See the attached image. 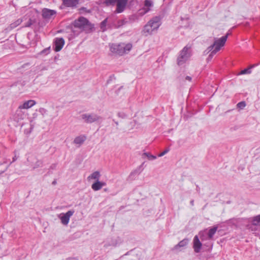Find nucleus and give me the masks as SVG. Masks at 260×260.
Segmentation results:
<instances>
[{"label":"nucleus","instance_id":"f257e3e1","mask_svg":"<svg viewBox=\"0 0 260 260\" xmlns=\"http://www.w3.org/2000/svg\"><path fill=\"white\" fill-rule=\"evenodd\" d=\"M132 47L131 43L112 44L110 45V49L113 53L122 56L128 53L131 50Z\"/></svg>","mask_w":260,"mask_h":260},{"label":"nucleus","instance_id":"f03ea898","mask_svg":"<svg viewBox=\"0 0 260 260\" xmlns=\"http://www.w3.org/2000/svg\"><path fill=\"white\" fill-rule=\"evenodd\" d=\"M228 35L229 34H227L225 36H223L219 39L214 38L213 44L208 48L209 51L213 50L211 54L209 55V56L215 54L216 52H218L220 49V48L224 45L227 40Z\"/></svg>","mask_w":260,"mask_h":260},{"label":"nucleus","instance_id":"7ed1b4c3","mask_svg":"<svg viewBox=\"0 0 260 260\" xmlns=\"http://www.w3.org/2000/svg\"><path fill=\"white\" fill-rule=\"evenodd\" d=\"M74 25L75 27L78 28L82 30L91 28L90 24L88 20L83 17H80L77 20H76L74 22Z\"/></svg>","mask_w":260,"mask_h":260},{"label":"nucleus","instance_id":"20e7f679","mask_svg":"<svg viewBox=\"0 0 260 260\" xmlns=\"http://www.w3.org/2000/svg\"><path fill=\"white\" fill-rule=\"evenodd\" d=\"M81 119L87 123H91L99 121L101 117L95 113H85L81 115Z\"/></svg>","mask_w":260,"mask_h":260},{"label":"nucleus","instance_id":"39448f33","mask_svg":"<svg viewBox=\"0 0 260 260\" xmlns=\"http://www.w3.org/2000/svg\"><path fill=\"white\" fill-rule=\"evenodd\" d=\"M190 52L189 48L185 47L181 51L178 57V64L181 65L183 64L190 57Z\"/></svg>","mask_w":260,"mask_h":260},{"label":"nucleus","instance_id":"423d86ee","mask_svg":"<svg viewBox=\"0 0 260 260\" xmlns=\"http://www.w3.org/2000/svg\"><path fill=\"white\" fill-rule=\"evenodd\" d=\"M74 210H70L66 213H61L58 214L57 217L63 225H67L69 223L71 217L74 214Z\"/></svg>","mask_w":260,"mask_h":260},{"label":"nucleus","instance_id":"0eeeda50","mask_svg":"<svg viewBox=\"0 0 260 260\" xmlns=\"http://www.w3.org/2000/svg\"><path fill=\"white\" fill-rule=\"evenodd\" d=\"M26 115L27 114L25 111L19 106L14 115V118L15 120L18 122L24 119L26 116Z\"/></svg>","mask_w":260,"mask_h":260},{"label":"nucleus","instance_id":"6e6552de","mask_svg":"<svg viewBox=\"0 0 260 260\" xmlns=\"http://www.w3.org/2000/svg\"><path fill=\"white\" fill-rule=\"evenodd\" d=\"M28 160L30 161V166L33 169L43 167V161L42 160L38 159L35 157H29Z\"/></svg>","mask_w":260,"mask_h":260},{"label":"nucleus","instance_id":"1a4fd4ad","mask_svg":"<svg viewBox=\"0 0 260 260\" xmlns=\"http://www.w3.org/2000/svg\"><path fill=\"white\" fill-rule=\"evenodd\" d=\"M127 2L128 0H117L116 12L118 13H122L124 10Z\"/></svg>","mask_w":260,"mask_h":260},{"label":"nucleus","instance_id":"9d476101","mask_svg":"<svg viewBox=\"0 0 260 260\" xmlns=\"http://www.w3.org/2000/svg\"><path fill=\"white\" fill-rule=\"evenodd\" d=\"M202 246V244L200 242L199 237L197 235L195 236L193 240V248L194 249V252L196 253L200 252Z\"/></svg>","mask_w":260,"mask_h":260},{"label":"nucleus","instance_id":"9b49d317","mask_svg":"<svg viewBox=\"0 0 260 260\" xmlns=\"http://www.w3.org/2000/svg\"><path fill=\"white\" fill-rule=\"evenodd\" d=\"M148 22L154 30H157L161 24L160 19L158 17L153 18Z\"/></svg>","mask_w":260,"mask_h":260},{"label":"nucleus","instance_id":"f8f14e48","mask_svg":"<svg viewBox=\"0 0 260 260\" xmlns=\"http://www.w3.org/2000/svg\"><path fill=\"white\" fill-rule=\"evenodd\" d=\"M64 44V39L62 38H56L55 42H54V45H55V48L54 50L56 52H58L61 50V49L62 48L63 45Z\"/></svg>","mask_w":260,"mask_h":260},{"label":"nucleus","instance_id":"ddd939ff","mask_svg":"<svg viewBox=\"0 0 260 260\" xmlns=\"http://www.w3.org/2000/svg\"><path fill=\"white\" fill-rule=\"evenodd\" d=\"M36 104V102L35 101L30 100L24 102L23 103L20 104L19 106L22 109H23L24 110H25L30 108Z\"/></svg>","mask_w":260,"mask_h":260},{"label":"nucleus","instance_id":"4468645a","mask_svg":"<svg viewBox=\"0 0 260 260\" xmlns=\"http://www.w3.org/2000/svg\"><path fill=\"white\" fill-rule=\"evenodd\" d=\"M55 14V11L48 9H44L42 11V16L45 19H50Z\"/></svg>","mask_w":260,"mask_h":260},{"label":"nucleus","instance_id":"2eb2a0df","mask_svg":"<svg viewBox=\"0 0 260 260\" xmlns=\"http://www.w3.org/2000/svg\"><path fill=\"white\" fill-rule=\"evenodd\" d=\"M153 5V3L152 0H145L144 1V7L143 8L142 11L143 12H141L143 14L146 13L150 10V8Z\"/></svg>","mask_w":260,"mask_h":260},{"label":"nucleus","instance_id":"dca6fc26","mask_svg":"<svg viewBox=\"0 0 260 260\" xmlns=\"http://www.w3.org/2000/svg\"><path fill=\"white\" fill-rule=\"evenodd\" d=\"M106 183L104 182H101L99 180H96L91 185V188L94 191H98L100 190L103 186H105Z\"/></svg>","mask_w":260,"mask_h":260},{"label":"nucleus","instance_id":"f3484780","mask_svg":"<svg viewBox=\"0 0 260 260\" xmlns=\"http://www.w3.org/2000/svg\"><path fill=\"white\" fill-rule=\"evenodd\" d=\"M63 4L68 7H75L79 4V0H62Z\"/></svg>","mask_w":260,"mask_h":260},{"label":"nucleus","instance_id":"a211bd4d","mask_svg":"<svg viewBox=\"0 0 260 260\" xmlns=\"http://www.w3.org/2000/svg\"><path fill=\"white\" fill-rule=\"evenodd\" d=\"M118 244L119 242L117 239L111 238L105 243L104 247L107 248L109 246L116 247Z\"/></svg>","mask_w":260,"mask_h":260},{"label":"nucleus","instance_id":"6ab92c4d","mask_svg":"<svg viewBox=\"0 0 260 260\" xmlns=\"http://www.w3.org/2000/svg\"><path fill=\"white\" fill-rule=\"evenodd\" d=\"M101 177V174L99 171H95L91 174L88 177L87 180L90 181L91 180H99Z\"/></svg>","mask_w":260,"mask_h":260},{"label":"nucleus","instance_id":"aec40b11","mask_svg":"<svg viewBox=\"0 0 260 260\" xmlns=\"http://www.w3.org/2000/svg\"><path fill=\"white\" fill-rule=\"evenodd\" d=\"M86 139V137L85 136H80L75 138L74 140V143L78 145L79 146H80L84 143Z\"/></svg>","mask_w":260,"mask_h":260},{"label":"nucleus","instance_id":"412c9836","mask_svg":"<svg viewBox=\"0 0 260 260\" xmlns=\"http://www.w3.org/2000/svg\"><path fill=\"white\" fill-rule=\"evenodd\" d=\"M153 31L154 30L153 29L149 22L145 25L143 30L145 35L151 34Z\"/></svg>","mask_w":260,"mask_h":260},{"label":"nucleus","instance_id":"4be33fe9","mask_svg":"<svg viewBox=\"0 0 260 260\" xmlns=\"http://www.w3.org/2000/svg\"><path fill=\"white\" fill-rule=\"evenodd\" d=\"M188 243V240L187 239H184L181 241L177 245L174 247V250H178L180 247H183L187 245Z\"/></svg>","mask_w":260,"mask_h":260},{"label":"nucleus","instance_id":"5701e85b","mask_svg":"<svg viewBox=\"0 0 260 260\" xmlns=\"http://www.w3.org/2000/svg\"><path fill=\"white\" fill-rule=\"evenodd\" d=\"M217 227L214 226L211 229H210L208 233V236L209 239H211L213 235L215 234L217 231Z\"/></svg>","mask_w":260,"mask_h":260},{"label":"nucleus","instance_id":"b1692460","mask_svg":"<svg viewBox=\"0 0 260 260\" xmlns=\"http://www.w3.org/2000/svg\"><path fill=\"white\" fill-rule=\"evenodd\" d=\"M126 23V21L124 19L119 20L117 21L116 23L114 24V26L116 28H118L122 26L124 24H125Z\"/></svg>","mask_w":260,"mask_h":260},{"label":"nucleus","instance_id":"393cba45","mask_svg":"<svg viewBox=\"0 0 260 260\" xmlns=\"http://www.w3.org/2000/svg\"><path fill=\"white\" fill-rule=\"evenodd\" d=\"M117 0H105L103 4L106 6H114L116 5Z\"/></svg>","mask_w":260,"mask_h":260},{"label":"nucleus","instance_id":"a878e982","mask_svg":"<svg viewBox=\"0 0 260 260\" xmlns=\"http://www.w3.org/2000/svg\"><path fill=\"white\" fill-rule=\"evenodd\" d=\"M252 223L255 225H260V215L253 217L252 219Z\"/></svg>","mask_w":260,"mask_h":260},{"label":"nucleus","instance_id":"bb28decb","mask_svg":"<svg viewBox=\"0 0 260 260\" xmlns=\"http://www.w3.org/2000/svg\"><path fill=\"white\" fill-rule=\"evenodd\" d=\"M107 21L108 18H106L101 23L100 27L103 31H105L107 29L106 25L107 23Z\"/></svg>","mask_w":260,"mask_h":260},{"label":"nucleus","instance_id":"cd10ccee","mask_svg":"<svg viewBox=\"0 0 260 260\" xmlns=\"http://www.w3.org/2000/svg\"><path fill=\"white\" fill-rule=\"evenodd\" d=\"M254 66V65H252V66H250L249 68L245 69L241 71L240 74L243 75V74H250L251 72L250 69L251 68H252Z\"/></svg>","mask_w":260,"mask_h":260},{"label":"nucleus","instance_id":"c85d7f7f","mask_svg":"<svg viewBox=\"0 0 260 260\" xmlns=\"http://www.w3.org/2000/svg\"><path fill=\"white\" fill-rule=\"evenodd\" d=\"M22 22V20L21 19H18L16 22L11 24V27L12 28L15 27L19 25Z\"/></svg>","mask_w":260,"mask_h":260},{"label":"nucleus","instance_id":"c756f323","mask_svg":"<svg viewBox=\"0 0 260 260\" xmlns=\"http://www.w3.org/2000/svg\"><path fill=\"white\" fill-rule=\"evenodd\" d=\"M144 155H145L149 160H153L156 159V156L153 155H151L149 153H144Z\"/></svg>","mask_w":260,"mask_h":260},{"label":"nucleus","instance_id":"7c9ffc66","mask_svg":"<svg viewBox=\"0 0 260 260\" xmlns=\"http://www.w3.org/2000/svg\"><path fill=\"white\" fill-rule=\"evenodd\" d=\"M246 106V104L245 102H239L237 104V107L240 109H243Z\"/></svg>","mask_w":260,"mask_h":260},{"label":"nucleus","instance_id":"2f4dec72","mask_svg":"<svg viewBox=\"0 0 260 260\" xmlns=\"http://www.w3.org/2000/svg\"><path fill=\"white\" fill-rule=\"evenodd\" d=\"M32 24V20L31 19H29L28 21L25 24L24 27H29Z\"/></svg>","mask_w":260,"mask_h":260},{"label":"nucleus","instance_id":"473e14b6","mask_svg":"<svg viewBox=\"0 0 260 260\" xmlns=\"http://www.w3.org/2000/svg\"><path fill=\"white\" fill-rule=\"evenodd\" d=\"M14 153H15V155H14V156L13 157V158H12V161L11 162H13L15 161L17 159V158H18V156H17V152H16V151H15V152H14Z\"/></svg>","mask_w":260,"mask_h":260},{"label":"nucleus","instance_id":"72a5a7b5","mask_svg":"<svg viewBox=\"0 0 260 260\" xmlns=\"http://www.w3.org/2000/svg\"><path fill=\"white\" fill-rule=\"evenodd\" d=\"M168 152V150H165V151H164L163 152H162L161 153L159 154L158 156L161 157V156H164L165 154H166Z\"/></svg>","mask_w":260,"mask_h":260},{"label":"nucleus","instance_id":"f704fd0d","mask_svg":"<svg viewBox=\"0 0 260 260\" xmlns=\"http://www.w3.org/2000/svg\"><path fill=\"white\" fill-rule=\"evenodd\" d=\"M203 235H204V232H200L199 233V235L200 236V238H201L202 240H204Z\"/></svg>","mask_w":260,"mask_h":260},{"label":"nucleus","instance_id":"c9c22d12","mask_svg":"<svg viewBox=\"0 0 260 260\" xmlns=\"http://www.w3.org/2000/svg\"><path fill=\"white\" fill-rule=\"evenodd\" d=\"M118 115L119 117H121L122 118H124L125 116V115L124 113H119L118 114Z\"/></svg>","mask_w":260,"mask_h":260},{"label":"nucleus","instance_id":"e433bc0d","mask_svg":"<svg viewBox=\"0 0 260 260\" xmlns=\"http://www.w3.org/2000/svg\"><path fill=\"white\" fill-rule=\"evenodd\" d=\"M67 260H78V259L76 257H72V258H69L67 259Z\"/></svg>","mask_w":260,"mask_h":260},{"label":"nucleus","instance_id":"4c0bfd02","mask_svg":"<svg viewBox=\"0 0 260 260\" xmlns=\"http://www.w3.org/2000/svg\"><path fill=\"white\" fill-rule=\"evenodd\" d=\"M185 79L188 81H191V78L189 76H186Z\"/></svg>","mask_w":260,"mask_h":260},{"label":"nucleus","instance_id":"58836bf2","mask_svg":"<svg viewBox=\"0 0 260 260\" xmlns=\"http://www.w3.org/2000/svg\"><path fill=\"white\" fill-rule=\"evenodd\" d=\"M190 204H191L192 206H193V205H194L193 201H190Z\"/></svg>","mask_w":260,"mask_h":260},{"label":"nucleus","instance_id":"ea45409f","mask_svg":"<svg viewBox=\"0 0 260 260\" xmlns=\"http://www.w3.org/2000/svg\"><path fill=\"white\" fill-rule=\"evenodd\" d=\"M45 51H46V50H43L42 51V53H43V52H44Z\"/></svg>","mask_w":260,"mask_h":260},{"label":"nucleus","instance_id":"a19ab883","mask_svg":"<svg viewBox=\"0 0 260 260\" xmlns=\"http://www.w3.org/2000/svg\"><path fill=\"white\" fill-rule=\"evenodd\" d=\"M115 123H116V125H118V122H115Z\"/></svg>","mask_w":260,"mask_h":260}]
</instances>
